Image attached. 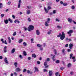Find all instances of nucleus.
Returning a JSON list of instances; mask_svg holds the SVG:
<instances>
[{
  "mask_svg": "<svg viewBox=\"0 0 76 76\" xmlns=\"http://www.w3.org/2000/svg\"><path fill=\"white\" fill-rule=\"evenodd\" d=\"M56 21L57 22H60V20H58V19L57 18H56Z\"/></svg>",
  "mask_w": 76,
  "mask_h": 76,
  "instance_id": "09e8293b",
  "label": "nucleus"
},
{
  "mask_svg": "<svg viewBox=\"0 0 76 76\" xmlns=\"http://www.w3.org/2000/svg\"><path fill=\"white\" fill-rule=\"evenodd\" d=\"M47 65V62H45L44 63V66H46V65Z\"/></svg>",
  "mask_w": 76,
  "mask_h": 76,
  "instance_id": "ea45409f",
  "label": "nucleus"
},
{
  "mask_svg": "<svg viewBox=\"0 0 76 76\" xmlns=\"http://www.w3.org/2000/svg\"><path fill=\"white\" fill-rule=\"evenodd\" d=\"M3 58V56H0V59H1Z\"/></svg>",
  "mask_w": 76,
  "mask_h": 76,
  "instance_id": "680f3d73",
  "label": "nucleus"
},
{
  "mask_svg": "<svg viewBox=\"0 0 76 76\" xmlns=\"http://www.w3.org/2000/svg\"><path fill=\"white\" fill-rule=\"evenodd\" d=\"M57 28H61V27L59 26H57Z\"/></svg>",
  "mask_w": 76,
  "mask_h": 76,
  "instance_id": "69168bd1",
  "label": "nucleus"
},
{
  "mask_svg": "<svg viewBox=\"0 0 76 76\" xmlns=\"http://www.w3.org/2000/svg\"><path fill=\"white\" fill-rule=\"evenodd\" d=\"M20 7V3H19L18 4V8Z\"/></svg>",
  "mask_w": 76,
  "mask_h": 76,
  "instance_id": "f704fd0d",
  "label": "nucleus"
},
{
  "mask_svg": "<svg viewBox=\"0 0 76 76\" xmlns=\"http://www.w3.org/2000/svg\"><path fill=\"white\" fill-rule=\"evenodd\" d=\"M60 37V39L61 40H63V39L65 38V34H64V32H62V34L61 33H59V35H58L57 36L58 38H59Z\"/></svg>",
  "mask_w": 76,
  "mask_h": 76,
  "instance_id": "f257e3e1",
  "label": "nucleus"
},
{
  "mask_svg": "<svg viewBox=\"0 0 76 76\" xmlns=\"http://www.w3.org/2000/svg\"><path fill=\"white\" fill-rule=\"evenodd\" d=\"M1 41L2 42V43L3 44H4H4H7V43L6 42V40H5L4 42V41H3V39H1Z\"/></svg>",
  "mask_w": 76,
  "mask_h": 76,
  "instance_id": "7ed1b4c3",
  "label": "nucleus"
},
{
  "mask_svg": "<svg viewBox=\"0 0 76 76\" xmlns=\"http://www.w3.org/2000/svg\"><path fill=\"white\" fill-rule=\"evenodd\" d=\"M71 66V64H70V63L68 64V67H70V66Z\"/></svg>",
  "mask_w": 76,
  "mask_h": 76,
  "instance_id": "e433bc0d",
  "label": "nucleus"
},
{
  "mask_svg": "<svg viewBox=\"0 0 76 76\" xmlns=\"http://www.w3.org/2000/svg\"><path fill=\"white\" fill-rule=\"evenodd\" d=\"M55 55H54V56H53V57L52 58V59H54V58H55Z\"/></svg>",
  "mask_w": 76,
  "mask_h": 76,
  "instance_id": "e2e57ef3",
  "label": "nucleus"
},
{
  "mask_svg": "<svg viewBox=\"0 0 76 76\" xmlns=\"http://www.w3.org/2000/svg\"><path fill=\"white\" fill-rule=\"evenodd\" d=\"M28 73H30V74H32V72L28 70H27Z\"/></svg>",
  "mask_w": 76,
  "mask_h": 76,
  "instance_id": "412c9836",
  "label": "nucleus"
},
{
  "mask_svg": "<svg viewBox=\"0 0 76 76\" xmlns=\"http://www.w3.org/2000/svg\"><path fill=\"white\" fill-rule=\"evenodd\" d=\"M43 71L44 72H48V70H47V69H44L43 70Z\"/></svg>",
  "mask_w": 76,
  "mask_h": 76,
  "instance_id": "4c0bfd02",
  "label": "nucleus"
},
{
  "mask_svg": "<svg viewBox=\"0 0 76 76\" xmlns=\"http://www.w3.org/2000/svg\"><path fill=\"white\" fill-rule=\"evenodd\" d=\"M54 52H55V54H57V51L56 50V49L54 50Z\"/></svg>",
  "mask_w": 76,
  "mask_h": 76,
  "instance_id": "a19ab883",
  "label": "nucleus"
},
{
  "mask_svg": "<svg viewBox=\"0 0 76 76\" xmlns=\"http://www.w3.org/2000/svg\"><path fill=\"white\" fill-rule=\"evenodd\" d=\"M25 72H26V69H23V73H25Z\"/></svg>",
  "mask_w": 76,
  "mask_h": 76,
  "instance_id": "a18cd8bd",
  "label": "nucleus"
},
{
  "mask_svg": "<svg viewBox=\"0 0 76 76\" xmlns=\"http://www.w3.org/2000/svg\"><path fill=\"white\" fill-rule=\"evenodd\" d=\"M36 34L37 35H39L40 34V32L38 30H37L36 31Z\"/></svg>",
  "mask_w": 76,
  "mask_h": 76,
  "instance_id": "6e6552de",
  "label": "nucleus"
},
{
  "mask_svg": "<svg viewBox=\"0 0 76 76\" xmlns=\"http://www.w3.org/2000/svg\"><path fill=\"white\" fill-rule=\"evenodd\" d=\"M16 72H20V71H21V69H20L19 67H18L15 69Z\"/></svg>",
  "mask_w": 76,
  "mask_h": 76,
  "instance_id": "20e7f679",
  "label": "nucleus"
},
{
  "mask_svg": "<svg viewBox=\"0 0 76 76\" xmlns=\"http://www.w3.org/2000/svg\"><path fill=\"white\" fill-rule=\"evenodd\" d=\"M8 20L9 22H10V23H13V21L12 20H11L10 18H9Z\"/></svg>",
  "mask_w": 76,
  "mask_h": 76,
  "instance_id": "a211bd4d",
  "label": "nucleus"
},
{
  "mask_svg": "<svg viewBox=\"0 0 76 76\" xmlns=\"http://www.w3.org/2000/svg\"><path fill=\"white\" fill-rule=\"evenodd\" d=\"M52 74H53V72H52V71H49V76H52Z\"/></svg>",
  "mask_w": 76,
  "mask_h": 76,
  "instance_id": "4468645a",
  "label": "nucleus"
},
{
  "mask_svg": "<svg viewBox=\"0 0 76 76\" xmlns=\"http://www.w3.org/2000/svg\"><path fill=\"white\" fill-rule=\"evenodd\" d=\"M32 57H34V58H36V57H37V56H36V55H35V54L34 53V54H32Z\"/></svg>",
  "mask_w": 76,
  "mask_h": 76,
  "instance_id": "2eb2a0df",
  "label": "nucleus"
},
{
  "mask_svg": "<svg viewBox=\"0 0 76 76\" xmlns=\"http://www.w3.org/2000/svg\"><path fill=\"white\" fill-rule=\"evenodd\" d=\"M73 32L72 30H70L69 31L67 32L68 34H71Z\"/></svg>",
  "mask_w": 76,
  "mask_h": 76,
  "instance_id": "423d86ee",
  "label": "nucleus"
},
{
  "mask_svg": "<svg viewBox=\"0 0 76 76\" xmlns=\"http://www.w3.org/2000/svg\"><path fill=\"white\" fill-rule=\"evenodd\" d=\"M73 44L70 43L69 44V48H70V49H72V47H73Z\"/></svg>",
  "mask_w": 76,
  "mask_h": 76,
  "instance_id": "0eeeda50",
  "label": "nucleus"
},
{
  "mask_svg": "<svg viewBox=\"0 0 76 76\" xmlns=\"http://www.w3.org/2000/svg\"><path fill=\"white\" fill-rule=\"evenodd\" d=\"M73 56V54L72 53H71L70 54V59H71L72 58V56Z\"/></svg>",
  "mask_w": 76,
  "mask_h": 76,
  "instance_id": "7c9ffc66",
  "label": "nucleus"
},
{
  "mask_svg": "<svg viewBox=\"0 0 76 76\" xmlns=\"http://www.w3.org/2000/svg\"><path fill=\"white\" fill-rule=\"evenodd\" d=\"M34 69L36 72H39V71L38 70V69L37 67H34Z\"/></svg>",
  "mask_w": 76,
  "mask_h": 76,
  "instance_id": "f3484780",
  "label": "nucleus"
},
{
  "mask_svg": "<svg viewBox=\"0 0 76 76\" xmlns=\"http://www.w3.org/2000/svg\"><path fill=\"white\" fill-rule=\"evenodd\" d=\"M31 57H28V59L29 60H31Z\"/></svg>",
  "mask_w": 76,
  "mask_h": 76,
  "instance_id": "338daca9",
  "label": "nucleus"
},
{
  "mask_svg": "<svg viewBox=\"0 0 76 76\" xmlns=\"http://www.w3.org/2000/svg\"><path fill=\"white\" fill-rule=\"evenodd\" d=\"M12 17L14 19H15V16L14 15H13L12 16Z\"/></svg>",
  "mask_w": 76,
  "mask_h": 76,
  "instance_id": "052dcab7",
  "label": "nucleus"
},
{
  "mask_svg": "<svg viewBox=\"0 0 76 76\" xmlns=\"http://www.w3.org/2000/svg\"><path fill=\"white\" fill-rule=\"evenodd\" d=\"M23 45H24V47H26V46L27 45V44L26 42H24L23 43Z\"/></svg>",
  "mask_w": 76,
  "mask_h": 76,
  "instance_id": "a878e982",
  "label": "nucleus"
},
{
  "mask_svg": "<svg viewBox=\"0 0 76 76\" xmlns=\"http://www.w3.org/2000/svg\"><path fill=\"white\" fill-rule=\"evenodd\" d=\"M4 16V14H1V17L2 18H3Z\"/></svg>",
  "mask_w": 76,
  "mask_h": 76,
  "instance_id": "c85d7f7f",
  "label": "nucleus"
},
{
  "mask_svg": "<svg viewBox=\"0 0 76 76\" xmlns=\"http://www.w3.org/2000/svg\"><path fill=\"white\" fill-rule=\"evenodd\" d=\"M17 22L18 23H20V21H19V20H17Z\"/></svg>",
  "mask_w": 76,
  "mask_h": 76,
  "instance_id": "0e129e2a",
  "label": "nucleus"
},
{
  "mask_svg": "<svg viewBox=\"0 0 76 76\" xmlns=\"http://www.w3.org/2000/svg\"><path fill=\"white\" fill-rule=\"evenodd\" d=\"M19 57H20V58L21 59L22 58V55H20L19 56Z\"/></svg>",
  "mask_w": 76,
  "mask_h": 76,
  "instance_id": "6e6d98bb",
  "label": "nucleus"
},
{
  "mask_svg": "<svg viewBox=\"0 0 76 76\" xmlns=\"http://www.w3.org/2000/svg\"><path fill=\"white\" fill-rule=\"evenodd\" d=\"M59 62H60V61H59V60H57L56 61V63H59Z\"/></svg>",
  "mask_w": 76,
  "mask_h": 76,
  "instance_id": "c03bdc74",
  "label": "nucleus"
},
{
  "mask_svg": "<svg viewBox=\"0 0 76 76\" xmlns=\"http://www.w3.org/2000/svg\"><path fill=\"white\" fill-rule=\"evenodd\" d=\"M69 39L68 38H66V41H69Z\"/></svg>",
  "mask_w": 76,
  "mask_h": 76,
  "instance_id": "774afa93",
  "label": "nucleus"
},
{
  "mask_svg": "<svg viewBox=\"0 0 76 76\" xmlns=\"http://www.w3.org/2000/svg\"><path fill=\"white\" fill-rule=\"evenodd\" d=\"M27 13L28 15H29V14H30V13H31V11H30V10H27Z\"/></svg>",
  "mask_w": 76,
  "mask_h": 76,
  "instance_id": "5701e85b",
  "label": "nucleus"
},
{
  "mask_svg": "<svg viewBox=\"0 0 76 76\" xmlns=\"http://www.w3.org/2000/svg\"><path fill=\"white\" fill-rule=\"evenodd\" d=\"M69 46V44H67L65 45V47H67Z\"/></svg>",
  "mask_w": 76,
  "mask_h": 76,
  "instance_id": "3c124183",
  "label": "nucleus"
},
{
  "mask_svg": "<svg viewBox=\"0 0 76 76\" xmlns=\"http://www.w3.org/2000/svg\"><path fill=\"white\" fill-rule=\"evenodd\" d=\"M63 5L64 6H67V3H64V4H63Z\"/></svg>",
  "mask_w": 76,
  "mask_h": 76,
  "instance_id": "393cba45",
  "label": "nucleus"
},
{
  "mask_svg": "<svg viewBox=\"0 0 76 76\" xmlns=\"http://www.w3.org/2000/svg\"><path fill=\"white\" fill-rule=\"evenodd\" d=\"M50 60V58H47V61H49Z\"/></svg>",
  "mask_w": 76,
  "mask_h": 76,
  "instance_id": "5fc2aeb1",
  "label": "nucleus"
},
{
  "mask_svg": "<svg viewBox=\"0 0 76 76\" xmlns=\"http://www.w3.org/2000/svg\"><path fill=\"white\" fill-rule=\"evenodd\" d=\"M7 46H5L4 47V53H6L7 52Z\"/></svg>",
  "mask_w": 76,
  "mask_h": 76,
  "instance_id": "9b49d317",
  "label": "nucleus"
},
{
  "mask_svg": "<svg viewBox=\"0 0 76 76\" xmlns=\"http://www.w3.org/2000/svg\"><path fill=\"white\" fill-rule=\"evenodd\" d=\"M51 30H50V31H48V35H50V34H51Z\"/></svg>",
  "mask_w": 76,
  "mask_h": 76,
  "instance_id": "473e14b6",
  "label": "nucleus"
},
{
  "mask_svg": "<svg viewBox=\"0 0 76 76\" xmlns=\"http://www.w3.org/2000/svg\"><path fill=\"white\" fill-rule=\"evenodd\" d=\"M4 61L5 62L6 64H9V62H8V61L7 60V58H5L4 59Z\"/></svg>",
  "mask_w": 76,
  "mask_h": 76,
  "instance_id": "1a4fd4ad",
  "label": "nucleus"
},
{
  "mask_svg": "<svg viewBox=\"0 0 76 76\" xmlns=\"http://www.w3.org/2000/svg\"><path fill=\"white\" fill-rule=\"evenodd\" d=\"M4 22L5 24H7V23H8L9 21H8V20H4Z\"/></svg>",
  "mask_w": 76,
  "mask_h": 76,
  "instance_id": "ddd939ff",
  "label": "nucleus"
},
{
  "mask_svg": "<svg viewBox=\"0 0 76 76\" xmlns=\"http://www.w3.org/2000/svg\"><path fill=\"white\" fill-rule=\"evenodd\" d=\"M71 8L72 9H75V7L74 6H73Z\"/></svg>",
  "mask_w": 76,
  "mask_h": 76,
  "instance_id": "79ce46f5",
  "label": "nucleus"
},
{
  "mask_svg": "<svg viewBox=\"0 0 76 76\" xmlns=\"http://www.w3.org/2000/svg\"><path fill=\"white\" fill-rule=\"evenodd\" d=\"M15 52V49L13 48L11 51V53H14Z\"/></svg>",
  "mask_w": 76,
  "mask_h": 76,
  "instance_id": "dca6fc26",
  "label": "nucleus"
},
{
  "mask_svg": "<svg viewBox=\"0 0 76 76\" xmlns=\"http://www.w3.org/2000/svg\"><path fill=\"white\" fill-rule=\"evenodd\" d=\"M16 35V31H15L14 33L12 35L13 36H15Z\"/></svg>",
  "mask_w": 76,
  "mask_h": 76,
  "instance_id": "2f4dec72",
  "label": "nucleus"
},
{
  "mask_svg": "<svg viewBox=\"0 0 76 76\" xmlns=\"http://www.w3.org/2000/svg\"><path fill=\"white\" fill-rule=\"evenodd\" d=\"M56 13V10H54L53 11V14H55Z\"/></svg>",
  "mask_w": 76,
  "mask_h": 76,
  "instance_id": "37998d69",
  "label": "nucleus"
},
{
  "mask_svg": "<svg viewBox=\"0 0 76 76\" xmlns=\"http://www.w3.org/2000/svg\"><path fill=\"white\" fill-rule=\"evenodd\" d=\"M58 74V72H57L55 73V75H56V76H57Z\"/></svg>",
  "mask_w": 76,
  "mask_h": 76,
  "instance_id": "4d7b16f0",
  "label": "nucleus"
},
{
  "mask_svg": "<svg viewBox=\"0 0 76 76\" xmlns=\"http://www.w3.org/2000/svg\"><path fill=\"white\" fill-rule=\"evenodd\" d=\"M23 40L22 39H21L19 40L18 41L19 43H21V42H22Z\"/></svg>",
  "mask_w": 76,
  "mask_h": 76,
  "instance_id": "4be33fe9",
  "label": "nucleus"
},
{
  "mask_svg": "<svg viewBox=\"0 0 76 76\" xmlns=\"http://www.w3.org/2000/svg\"><path fill=\"white\" fill-rule=\"evenodd\" d=\"M9 42L10 44L11 42V40L10 39V37H8Z\"/></svg>",
  "mask_w": 76,
  "mask_h": 76,
  "instance_id": "bb28decb",
  "label": "nucleus"
},
{
  "mask_svg": "<svg viewBox=\"0 0 76 76\" xmlns=\"http://www.w3.org/2000/svg\"><path fill=\"white\" fill-rule=\"evenodd\" d=\"M65 51L66 50H65V49H63L62 50V53L63 55H66V52H65Z\"/></svg>",
  "mask_w": 76,
  "mask_h": 76,
  "instance_id": "39448f33",
  "label": "nucleus"
},
{
  "mask_svg": "<svg viewBox=\"0 0 76 76\" xmlns=\"http://www.w3.org/2000/svg\"><path fill=\"white\" fill-rule=\"evenodd\" d=\"M44 9L45 11V12H46V13H48V11L47 10V9H46V8L45 7H44Z\"/></svg>",
  "mask_w": 76,
  "mask_h": 76,
  "instance_id": "b1692460",
  "label": "nucleus"
},
{
  "mask_svg": "<svg viewBox=\"0 0 76 76\" xmlns=\"http://www.w3.org/2000/svg\"><path fill=\"white\" fill-rule=\"evenodd\" d=\"M64 69V67H61L60 68L61 70H63Z\"/></svg>",
  "mask_w": 76,
  "mask_h": 76,
  "instance_id": "603ef678",
  "label": "nucleus"
},
{
  "mask_svg": "<svg viewBox=\"0 0 76 76\" xmlns=\"http://www.w3.org/2000/svg\"><path fill=\"white\" fill-rule=\"evenodd\" d=\"M28 22H31V19L30 18H29L28 19Z\"/></svg>",
  "mask_w": 76,
  "mask_h": 76,
  "instance_id": "72a5a7b5",
  "label": "nucleus"
},
{
  "mask_svg": "<svg viewBox=\"0 0 76 76\" xmlns=\"http://www.w3.org/2000/svg\"><path fill=\"white\" fill-rule=\"evenodd\" d=\"M3 6V4L1 3H0V8H1L2 7V6Z\"/></svg>",
  "mask_w": 76,
  "mask_h": 76,
  "instance_id": "58836bf2",
  "label": "nucleus"
},
{
  "mask_svg": "<svg viewBox=\"0 0 76 76\" xmlns=\"http://www.w3.org/2000/svg\"><path fill=\"white\" fill-rule=\"evenodd\" d=\"M14 74L15 75V76H17V75H18V74H17L16 72H14Z\"/></svg>",
  "mask_w": 76,
  "mask_h": 76,
  "instance_id": "864d4df0",
  "label": "nucleus"
},
{
  "mask_svg": "<svg viewBox=\"0 0 76 76\" xmlns=\"http://www.w3.org/2000/svg\"><path fill=\"white\" fill-rule=\"evenodd\" d=\"M51 7L50 6H48V10H51Z\"/></svg>",
  "mask_w": 76,
  "mask_h": 76,
  "instance_id": "aec40b11",
  "label": "nucleus"
},
{
  "mask_svg": "<svg viewBox=\"0 0 76 76\" xmlns=\"http://www.w3.org/2000/svg\"><path fill=\"white\" fill-rule=\"evenodd\" d=\"M37 63L38 64H40L41 63V62H40V61H37Z\"/></svg>",
  "mask_w": 76,
  "mask_h": 76,
  "instance_id": "8fccbe9b",
  "label": "nucleus"
},
{
  "mask_svg": "<svg viewBox=\"0 0 76 76\" xmlns=\"http://www.w3.org/2000/svg\"><path fill=\"white\" fill-rule=\"evenodd\" d=\"M23 53V54L25 56H26V55H27L26 53V52H25V51H24Z\"/></svg>",
  "mask_w": 76,
  "mask_h": 76,
  "instance_id": "cd10ccee",
  "label": "nucleus"
},
{
  "mask_svg": "<svg viewBox=\"0 0 76 76\" xmlns=\"http://www.w3.org/2000/svg\"><path fill=\"white\" fill-rule=\"evenodd\" d=\"M34 26L31 25L29 26V27L27 28V30L28 31H32V30H34Z\"/></svg>",
  "mask_w": 76,
  "mask_h": 76,
  "instance_id": "f03ea898",
  "label": "nucleus"
},
{
  "mask_svg": "<svg viewBox=\"0 0 76 76\" xmlns=\"http://www.w3.org/2000/svg\"><path fill=\"white\" fill-rule=\"evenodd\" d=\"M47 21H46V22H49V23H50V18H48L47 20Z\"/></svg>",
  "mask_w": 76,
  "mask_h": 76,
  "instance_id": "c9c22d12",
  "label": "nucleus"
},
{
  "mask_svg": "<svg viewBox=\"0 0 76 76\" xmlns=\"http://www.w3.org/2000/svg\"><path fill=\"white\" fill-rule=\"evenodd\" d=\"M67 51L68 52H70V51H71V50L70 49H67Z\"/></svg>",
  "mask_w": 76,
  "mask_h": 76,
  "instance_id": "49530a36",
  "label": "nucleus"
},
{
  "mask_svg": "<svg viewBox=\"0 0 76 76\" xmlns=\"http://www.w3.org/2000/svg\"><path fill=\"white\" fill-rule=\"evenodd\" d=\"M68 20L70 23H71V22H72V18H69L68 19Z\"/></svg>",
  "mask_w": 76,
  "mask_h": 76,
  "instance_id": "f8f14e48",
  "label": "nucleus"
},
{
  "mask_svg": "<svg viewBox=\"0 0 76 76\" xmlns=\"http://www.w3.org/2000/svg\"><path fill=\"white\" fill-rule=\"evenodd\" d=\"M49 21H46L45 23V25L46 26H49V25L48 23H49Z\"/></svg>",
  "mask_w": 76,
  "mask_h": 76,
  "instance_id": "9d476101",
  "label": "nucleus"
},
{
  "mask_svg": "<svg viewBox=\"0 0 76 76\" xmlns=\"http://www.w3.org/2000/svg\"><path fill=\"white\" fill-rule=\"evenodd\" d=\"M14 65L16 68L17 67V66H18V63L17 62H15L14 63Z\"/></svg>",
  "mask_w": 76,
  "mask_h": 76,
  "instance_id": "6ab92c4d",
  "label": "nucleus"
},
{
  "mask_svg": "<svg viewBox=\"0 0 76 76\" xmlns=\"http://www.w3.org/2000/svg\"><path fill=\"white\" fill-rule=\"evenodd\" d=\"M37 46L38 47H42V45H40V44H38L37 45Z\"/></svg>",
  "mask_w": 76,
  "mask_h": 76,
  "instance_id": "c756f323",
  "label": "nucleus"
},
{
  "mask_svg": "<svg viewBox=\"0 0 76 76\" xmlns=\"http://www.w3.org/2000/svg\"><path fill=\"white\" fill-rule=\"evenodd\" d=\"M60 3L61 4H64V3H63V2L62 1H61L60 2Z\"/></svg>",
  "mask_w": 76,
  "mask_h": 76,
  "instance_id": "bf43d9fd",
  "label": "nucleus"
},
{
  "mask_svg": "<svg viewBox=\"0 0 76 76\" xmlns=\"http://www.w3.org/2000/svg\"><path fill=\"white\" fill-rule=\"evenodd\" d=\"M70 75H73V72H71L70 73Z\"/></svg>",
  "mask_w": 76,
  "mask_h": 76,
  "instance_id": "13d9d810",
  "label": "nucleus"
},
{
  "mask_svg": "<svg viewBox=\"0 0 76 76\" xmlns=\"http://www.w3.org/2000/svg\"><path fill=\"white\" fill-rule=\"evenodd\" d=\"M45 68H47V67H48V65H45Z\"/></svg>",
  "mask_w": 76,
  "mask_h": 76,
  "instance_id": "de8ad7c7",
  "label": "nucleus"
}]
</instances>
